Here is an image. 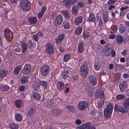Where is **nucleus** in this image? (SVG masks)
<instances>
[{"mask_svg": "<svg viewBox=\"0 0 129 129\" xmlns=\"http://www.w3.org/2000/svg\"><path fill=\"white\" fill-rule=\"evenodd\" d=\"M113 106L111 103L108 104L106 108H105L104 111V115L105 118L106 119L109 118L111 114Z\"/></svg>", "mask_w": 129, "mask_h": 129, "instance_id": "f257e3e1", "label": "nucleus"}, {"mask_svg": "<svg viewBox=\"0 0 129 129\" xmlns=\"http://www.w3.org/2000/svg\"><path fill=\"white\" fill-rule=\"evenodd\" d=\"M20 6L22 10L28 11L30 9L31 4L28 0H23L21 2Z\"/></svg>", "mask_w": 129, "mask_h": 129, "instance_id": "f03ea898", "label": "nucleus"}, {"mask_svg": "<svg viewBox=\"0 0 129 129\" xmlns=\"http://www.w3.org/2000/svg\"><path fill=\"white\" fill-rule=\"evenodd\" d=\"M88 66L86 64L84 63H83L80 68V72L81 74L83 77H85L88 74Z\"/></svg>", "mask_w": 129, "mask_h": 129, "instance_id": "7ed1b4c3", "label": "nucleus"}, {"mask_svg": "<svg viewBox=\"0 0 129 129\" xmlns=\"http://www.w3.org/2000/svg\"><path fill=\"white\" fill-rule=\"evenodd\" d=\"M40 70L42 75L46 76L50 71V68L47 65H43L41 67Z\"/></svg>", "mask_w": 129, "mask_h": 129, "instance_id": "20e7f679", "label": "nucleus"}, {"mask_svg": "<svg viewBox=\"0 0 129 129\" xmlns=\"http://www.w3.org/2000/svg\"><path fill=\"white\" fill-rule=\"evenodd\" d=\"M88 103L85 101L80 102L78 105L79 110L82 111L85 110L88 107Z\"/></svg>", "mask_w": 129, "mask_h": 129, "instance_id": "39448f33", "label": "nucleus"}, {"mask_svg": "<svg viewBox=\"0 0 129 129\" xmlns=\"http://www.w3.org/2000/svg\"><path fill=\"white\" fill-rule=\"evenodd\" d=\"M46 52L48 54L50 55L54 53V50L52 45L50 44H47L45 46Z\"/></svg>", "mask_w": 129, "mask_h": 129, "instance_id": "423d86ee", "label": "nucleus"}, {"mask_svg": "<svg viewBox=\"0 0 129 129\" xmlns=\"http://www.w3.org/2000/svg\"><path fill=\"white\" fill-rule=\"evenodd\" d=\"M31 67L30 64H26L24 68L23 69L22 71V73L25 75H28L31 72Z\"/></svg>", "mask_w": 129, "mask_h": 129, "instance_id": "0eeeda50", "label": "nucleus"}, {"mask_svg": "<svg viewBox=\"0 0 129 129\" xmlns=\"http://www.w3.org/2000/svg\"><path fill=\"white\" fill-rule=\"evenodd\" d=\"M95 96L97 98H102L103 99H104V93L103 91L99 89L96 90L95 92Z\"/></svg>", "mask_w": 129, "mask_h": 129, "instance_id": "6e6552de", "label": "nucleus"}, {"mask_svg": "<svg viewBox=\"0 0 129 129\" xmlns=\"http://www.w3.org/2000/svg\"><path fill=\"white\" fill-rule=\"evenodd\" d=\"M127 87V83L124 81L121 82L119 86L120 90L122 91H123L126 89Z\"/></svg>", "mask_w": 129, "mask_h": 129, "instance_id": "1a4fd4ad", "label": "nucleus"}, {"mask_svg": "<svg viewBox=\"0 0 129 129\" xmlns=\"http://www.w3.org/2000/svg\"><path fill=\"white\" fill-rule=\"evenodd\" d=\"M91 123L88 122L87 123L80 126L77 127V129H89L91 127Z\"/></svg>", "mask_w": 129, "mask_h": 129, "instance_id": "9d476101", "label": "nucleus"}, {"mask_svg": "<svg viewBox=\"0 0 129 129\" xmlns=\"http://www.w3.org/2000/svg\"><path fill=\"white\" fill-rule=\"evenodd\" d=\"M62 21V17L61 16L59 15L56 17L54 22L56 25H57L61 24Z\"/></svg>", "mask_w": 129, "mask_h": 129, "instance_id": "9b49d317", "label": "nucleus"}, {"mask_svg": "<svg viewBox=\"0 0 129 129\" xmlns=\"http://www.w3.org/2000/svg\"><path fill=\"white\" fill-rule=\"evenodd\" d=\"M84 43L83 41L80 42L79 44L78 49V52L80 53L82 52L84 50Z\"/></svg>", "mask_w": 129, "mask_h": 129, "instance_id": "f8f14e48", "label": "nucleus"}, {"mask_svg": "<svg viewBox=\"0 0 129 129\" xmlns=\"http://www.w3.org/2000/svg\"><path fill=\"white\" fill-rule=\"evenodd\" d=\"M36 108L35 107H31L29 111H28L27 114L28 116H31L34 114L35 112Z\"/></svg>", "mask_w": 129, "mask_h": 129, "instance_id": "ddd939ff", "label": "nucleus"}, {"mask_svg": "<svg viewBox=\"0 0 129 129\" xmlns=\"http://www.w3.org/2000/svg\"><path fill=\"white\" fill-rule=\"evenodd\" d=\"M90 82L93 85L96 84L97 83V80L92 75L90 76L89 78Z\"/></svg>", "mask_w": 129, "mask_h": 129, "instance_id": "4468645a", "label": "nucleus"}, {"mask_svg": "<svg viewBox=\"0 0 129 129\" xmlns=\"http://www.w3.org/2000/svg\"><path fill=\"white\" fill-rule=\"evenodd\" d=\"M28 20L30 24H34L37 22V18L36 17H29Z\"/></svg>", "mask_w": 129, "mask_h": 129, "instance_id": "2eb2a0df", "label": "nucleus"}, {"mask_svg": "<svg viewBox=\"0 0 129 129\" xmlns=\"http://www.w3.org/2000/svg\"><path fill=\"white\" fill-rule=\"evenodd\" d=\"M78 10V7L77 6H73L71 10V12L73 15H76L77 14V11Z\"/></svg>", "mask_w": 129, "mask_h": 129, "instance_id": "dca6fc26", "label": "nucleus"}, {"mask_svg": "<svg viewBox=\"0 0 129 129\" xmlns=\"http://www.w3.org/2000/svg\"><path fill=\"white\" fill-rule=\"evenodd\" d=\"M116 42L117 43L120 44L122 42L123 39L121 35H118L116 37Z\"/></svg>", "mask_w": 129, "mask_h": 129, "instance_id": "f3484780", "label": "nucleus"}, {"mask_svg": "<svg viewBox=\"0 0 129 129\" xmlns=\"http://www.w3.org/2000/svg\"><path fill=\"white\" fill-rule=\"evenodd\" d=\"M82 20V18L80 16L75 19L74 21V23L76 25H78L81 23Z\"/></svg>", "mask_w": 129, "mask_h": 129, "instance_id": "a211bd4d", "label": "nucleus"}, {"mask_svg": "<svg viewBox=\"0 0 129 129\" xmlns=\"http://www.w3.org/2000/svg\"><path fill=\"white\" fill-rule=\"evenodd\" d=\"M7 71L5 70H2L0 71V78H2L5 77L7 74Z\"/></svg>", "mask_w": 129, "mask_h": 129, "instance_id": "6ab92c4d", "label": "nucleus"}, {"mask_svg": "<svg viewBox=\"0 0 129 129\" xmlns=\"http://www.w3.org/2000/svg\"><path fill=\"white\" fill-rule=\"evenodd\" d=\"M126 108L122 107H119L118 109V111L122 113H126L128 112V110Z\"/></svg>", "mask_w": 129, "mask_h": 129, "instance_id": "aec40b11", "label": "nucleus"}, {"mask_svg": "<svg viewBox=\"0 0 129 129\" xmlns=\"http://www.w3.org/2000/svg\"><path fill=\"white\" fill-rule=\"evenodd\" d=\"M22 102L21 100H17L15 103V106L18 108H19L22 106Z\"/></svg>", "mask_w": 129, "mask_h": 129, "instance_id": "412c9836", "label": "nucleus"}, {"mask_svg": "<svg viewBox=\"0 0 129 129\" xmlns=\"http://www.w3.org/2000/svg\"><path fill=\"white\" fill-rule=\"evenodd\" d=\"M11 34L9 29H7L5 30V34L6 38H10V34Z\"/></svg>", "mask_w": 129, "mask_h": 129, "instance_id": "4be33fe9", "label": "nucleus"}, {"mask_svg": "<svg viewBox=\"0 0 129 129\" xmlns=\"http://www.w3.org/2000/svg\"><path fill=\"white\" fill-rule=\"evenodd\" d=\"M52 114L56 116L59 115L60 112V111L56 109H55L52 110Z\"/></svg>", "mask_w": 129, "mask_h": 129, "instance_id": "5701e85b", "label": "nucleus"}, {"mask_svg": "<svg viewBox=\"0 0 129 129\" xmlns=\"http://www.w3.org/2000/svg\"><path fill=\"white\" fill-rule=\"evenodd\" d=\"M64 84L60 82H58L57 85V88L59 90H62L64 88Z\"/></svg>", "mask_w": 129, "mask_h": 129, "instance_id": "b1692460", "label": "nucleus"}, {"mask_svg": "<svg viewBox=\"0 0 129 129\" xmlns=\"http://www.w3.org/2000/svg\"><path fill=\"white\" fill-rule=\"evenodd\" d=\"M69 0H64L63 2L65 5V6L67 8H69L70 7V5H71V3Z\"/></svg>", "mask_w": 129, "mask_h": 129, "instance_id": "393cba45", "label": "nucleus"}, {"mask_svg": "<svg viewBox=\"0 0 129 129\" xmlns=\"http://www.w3.org/2000/svg\"><path fill=\"white\" fill-rule=\"evenodd\" d=\"M21 66V65H19L18 67H16L14 69V73L16 75L18 74L19 71H20Z\"/></svg>", "mask_w": 129, "mask_h": 129, "instance_id": "a878e982", "label": "nucleus"}, {"mask_svg": "<svg viewBox=\"0 0 129 129\" xmlns=\"http://www.w3.org/2000/svg\"><path fill=\"white\" fill-rule=\"evenodd\" d=\"M15 117L17 121H21L22 119V115L19 113H17L15 114Z\"/></svg>", "mask_w": 129, "mask_h": 129, "instance_id": "bb28decb", "label": "nucleus"}, {"mask_svg": "<svg viewBox=\"0 0 129 129\" xmlns=\"http://www.w3.org/2000/svg\"><path fill=\"white\" fill-rule=\"evenodd\" d=\"M39 84L42 86L44 89H46L47 86V83L44 81H41L39 82Z\"/></svg>", "mask_w": 129, "mask_h": 129, "instance_id": "cd10ccee", "label": "nucleus"}, {"mask_svg": "<svg viewBox=\"0 0 129 129\" xmlns=\"http://www.w3.org/2000/svg\"><path fill=\"white\" fill-rule=\"evenodd\" d=\"M124 106L128 109H129V98L124 100Z\"/></svg>", "mask_w": 129, "mask_h": 129, "instance_id": "c85d7f7f", "label": "nucleus"}, {"mask_svg": "<svg viewBox=\"0 0 129 129\" xmlns=\"http://www.w3.org/2000/svg\"><path fill=\"white\" fill-rule=\"evenodd\" d=\"M22 51L23 53H25L26 50L27 45L25 43H23L21 45Z\"/></svg>", "mask_w": 129, "mask_h": 129, "instance_id": "c756f323", "label": "nucleus"}, {"mask_svg": "<svg viewBox=\"0 0 129 129\" xmlns=\"http://www.w3.org/2000/svg\"><path fill=\"white\" fill-rule=\"evenodd\" d=\"M88 21H94V14L92 13H90L88 19Z\"/></svg>", "mask_w": 129, "mask_h": 129, "instance_id": "7c9ffc66", "label": "nucleus"}, {"mask_svg": "<svg viewBox=\"0 0 129 129\" xmlns=\"http://www.w3.org/2000/svg\"><path fill=\"white\" fill-rule=\"evenodd\" d=\"M69 71H67V72H63L62 74L61 75L62 77L64 79H66L68 77V74Z\"/></svg>", "mask_w": 129, "mask_h": 129, "instance_id": "2f4dec72", "label": "nucleus"}, {"mask_svg": "<svg viewBox=\"0 0 129 129\" xmlns=\"http://www.w3.org/2000/svg\"><path fill=\"white\" fill-rule=\"evenodd\" d=\"M9 89V87L7 85L3 86L1 87V89L3 91H7Z\"/></svg>", "mask_w": 129, "mask_h": 129, "instance_id": "473e14b6", "label": "nucleus"}, {"mask_svg": "<svg viewBox=\"0 0 129 129\" xmlns=\"http://www.w3.org/2000/svg\"><path fill=\"white\" fill-rule=\"evenodd\" d=\"M10 127L12 129H17L18 126L17 125L14 123H11L9 125Z\"/></svg>", "mask_w": 129, "mask_h": 129, "instance_id": "72a5a7b5", "label": "nucleus"}, {"mask_svg": "<svg viewBox=\"0 0 129 129\" xmlns=\"http://www.w3.org/2000/svg\"><path fill=\"white\" fill-rule=\"evenodd\" d=\"M20 81L22 83L25 84L28 81V78L26 77H24L21 79Z\"/></svg>", "mask_w": 129, "mask_h": 129, "instance_id": "f704fd0d", "label": "nucleus"}, {"mask_svg": "<svg viewBox=\"0 0 129 129\" xmlns=\"http://www.w3.org/2000/svg\"><path fill=\"white\" fill-rule=\"evenodd\" d=\"M33 97L34 99L37 100H39L41 98L40 95L37 93H34Z\"/></svg>", "mask_w": 129, "mask_h": 129, "instance_id": "c9c22d12", "label": "nucleus"}, {"mask_svg": "<svg viewBox=\"0 0 129 129\" xmlns=\"http://www.w3.org/2000/svg\"><path fill=\"white\" fill-rule=\"evenodd\" d=\"M125 98V96L124 95L122 94L118 95L116 96L117 99L118 100H123Z\"/></svg>", "mask_w": 129, "mask_h": 129, "instance_id": "e433bc0d", "label": "nucleus"}, {"mask_svg": "<svg viewBox=\"0 0 129 129\" xmlns=\"http://www.w3.org/2000/svg\"><path fill=\"white\" fill-rule=\"evenodd\" d=\"M101 67V64L99 63H95L94 65V67L95 69L97 70H100Z\"/></svg>", "mask_w": 129, "mask_h": 129, "instance_id": "4c0bfd02", "label": "nucleus"}, {"mask_svg": "<svg viewBox=\"0 0 129 129\" xmlns=\"http://www.w3.org/2000/svg\"><path fill=\"white\" fill-rule=\"evenodd\" d=\"M62 13L64 17H66L67 18L69 19V15L67 11H62Z\"/></svg>", "mask_w": 129, "mask_h": 129, "instance_id": "58836bf2", "label": "nucleus"}, {"mask_svg": "<svg viewBox=\"0 0 129 129\" xmlns=\"http://www.w3.org/2000/svg\"><path fill=\"white\" fill-rule=\"evenodd\" d=\"M109 17L107 15V13L104 14L103 16V20L104 22H106L108 21Z\"/></svg>", "mask_w": 129, "mask_h": 129, "instance_id": "ea45409f", "label": "nucleus"}, {"mask_svg": "<svg viewBox=\"0 0 129 129\" xmlns=\"http://www.w3.org/2000/svg\"><path fill=\"white\" fill-rule=\"evenodd\" d=\"M89 33L87 31H84L83 33V36L85 38H87L90 35Z\"/></svg>", "mask_w": 129, "mask_h": 129, "instance_id": "a19ab883", "label": "nucleus"}, {"mask_svg": "<svg viewBox=\"0 0 129 129\" xmlns=\"http://www.w3.org/2000/svg\"><path fill=\"white\" fill-rule=\"evenodd\" d=\"M82 31V28L81 27L77 28L76 30L75 34L77 35H79L81 33Z\"/></svg>", "mask_w": 129, "mask_h": 129, "instance_id": "79ce46f5", "label": "nucleus"}, {"mask_svg": "<svg viewBox=\"0 0 129 129\" xmlns=\"http://www.w3.org/2000/svg\"><path fill=\"white\" fill-rule=\"evenodd\" d=\"M68 109L73 113L75 112V108L72 106H69L67 107Z\"/></svg>", "mask_w": 129, "mask_h": 129, "instance_id": "37998d69", "label": "nucleus"}, {"mask_svg": "<svg viewBox=\"0 0 129 129\" xmlns=\"http://www.w3.org/2000/svg\"><path fill=\"white\" fill-rule=\"evenodd\" d=\"M27 45L30 49H32L33 47V43L31 41H29L27 44Z\"/></svg>", "mask_w": 129, "mask_h": 129, "instance_id": "c03bdc74", "label": "nucleus"}, {"mask_svg": "<svg viewBox=\"0 0 129 129\" xmlns=\"http://www.w3.org/2000/svg\"><path fill=\"white\" fill-rule=\"evenodd\" d=\"M104 103V102L103 101L100 100L98 102L97 104L99 107L100 108L103 105Z\"/></svg>", "mask_w": 129, "mask_h": 129, "instance_id": "a18cd8bd", "label": "nucleus"}, {"mask_svg": "<svg viewBox=\"0 0 129 129\" xmlns=\"http://www.w3.org/2000/svg\"><path fill=\"white\" fill-rule=\"evenodd\" d=\"M0 44L1 45L3 46L5 48H7L8 47V42L7 41L4 43L3 44H2L1 43H0Z\"/></svg>", "mask_w": 129, "mask_h": 129, "instance_id": "49530a36", "label": "nucleus"}, {"mask_svg": "<svg viewBox=\"0 0 129 129\" xmlns=\"http://www.w3.org/2000/svg\"><path fill=\"white\" fill-rule=\"evenodd\" d=\"M70 57V55H66L64 56L63 58V61H67L69 59Z\"/></svg>", "mask_w": 129, "mask_h": 129, "instance_id": "de8ad7c7", "label": "nucleus"}, {"mask_svg": "<svg viewBox=\"0 0 129 129\" xmlns=\"http://www.w3.org/2000/svg\"><path fill=\"white\" fill-rule=\"evenodd\" d=\"M64 27L66 29H68L70 27L69 24L68 22H66L64 25Z\"/></svg>", "mask_w": 129, "mask_h": 129, "instance_id": "09e8293b", "label": "nucleus"}, {"mask_svg": "<svg viewBox=\"0 0 129 129\" xmlns=\"http://www.w3.org/2000/svg\"><path fill=\"white\" fill-rule=\"evenodd\" d=\"M117 27H114L112 29L110 30V32L111 33H114L117 31Z\"/></svg>", "mask_w": 129, "mask_h": 129, "instance_id": "8fccbe9b", "label": "nucleus"}, {"mask_svg": "<svg viewBox=\"0 0 129 129\" xmlns=\"http://www.w3.org/2000/svg\"><path fill=\"white\" fill-rule=\"evenodd\" d=\"M111 51L105 50L104 53L106 56H109L110 55Z\"/></svg>", "mask_w": 129, "mask_h": 129, "instance_id": "3c124183", "label": "nucleus"}, {"mask_svg": "<svg viewBox=\"0 0 129 129\" xmlns=\"http://www.w3.org/2000/svg\"><path fill=\"white\" fill-rule=\"evenodd\" d=\"M116 1V0H109L108 2V5H110L114 3Z\"/></svg>", "mask_w": 129, "mask_h": 129, "instance_id": "603ef678", "label": "nucleus"}, {"mask_svg": "<svg viewBox=\"0 0 129 129\" xmlns=\"http://www.w3.org/2000/svg\"><path fill=\"white\" fill-rule=\"evenodd\" d=\"M77 3L78 7L82 8L83 7L84 4L83 3L78 2Z\"/></svg>", "mask_w": 129, "mask_h": 129, "instance_id": "864d4df0", "label": "nucleus"}, {"mask_svg": "<svg viewBox=\"0 0 129 129\" xmlns=\"http://www.w3.org/2000/svg\"><path fill=\"white\" fill-rule=\"evenodd\" d=\"M44 14V13H42V12H40L37 15L38 17L39 18H41L42 17L43 15Z\"/></svg>", "mask_w": 129, "mask_h": 129, "instance_id": "5fc2aeb1", "label": "nucleus"}, {"mask_svg": "<svg viewBox=\"0 0 129 129\" xmlns=\"http://www.w3.org/2000/svg\"><path fill=\"white\" fill-rule=\"evenodd\" d=\"M115 36L116 35L115 34H111L109 35V38L110 39H113L115 38Z\"/></svg>", "mask_w": 129, "mask_h": 129, "instance_id": "6e6d98bb", "label": "nucleus"}, {"mask_svg": "<svg viewBox=\"0 0 129 129\" xmlns=\"http://www.w3.org/2000/svg\"><path fill=\"white\" fill-rule=\"evenodd\" d=\"M33 38L35 41L37 42L38 41V37L36 35H34L33 36Z\"/></svg>", "mask_w": 129, "mask_h": 129, "instance_id": "4d7b16f0", "label": "nucleus"}, {"mask_svg": "<svg viewBox=\"0 0 129 129\" xmlns=\"http://www.w3.org/2000/svg\"><path fill=\"white\" fill-rule=\"evenodd\" d=\"M78 0H69L71 3V5H74L75 3L77 2Z\"/></svg>", "mask_w": 129, "mask_h": 129, "instance_id": "13d9d810", "label": "nucleus"}, {"mask_svg": "<svg viewBox=\"0 0 129 129\" xmlns=\"http://www.w3.org/2000/svg\"><path fill=\"white\" fill-rule=\"evenodd\" d=\"M46 10V7L45 6L43 7L42 8L41 11L40 12H41L43 13H44L45 11Z\"/></svg>", "mask_w": 129, "mask_h": 129, "instance_id": "bf43d9fd", "label": "nucleus"}, {"mask_svg": "<svg viewBox=\"0 0 129 129\" xmlns=\"http://www.w3.org/2000/svg\"><path fill=\"white\" fill-rule=\"evenodd\" d=\"M125 30L124 28H120L119 29L120 32L121 33H123L125 31Z\"/></svg>", "mask_w": 129, "mask_h": 129, "instance_id": "052dcab7", "label": "nucleus"}, {"mask_svg": "<svg viewBox=\"0 0 129 129\" xmlns=\"http://www.w3.org/2000/svg\"><path fill=\"white\" fill-rule=\"evenodd\" d=\"M105 50L111 51L112 50L110 48L108 47V45H106L105 47Z\"/></svg>", "mask_w": 129, "mask_h": 129, "instance_id": "680f3d73", "label": "nucleus"}, {"mask_svg": "<svg viewBox=\"0 0 129 129\" xmlns=\"http://www.w3.org/2000/svg\"><path fill=\"white\" fill-rule=\"evenodd\" d=\"M64 37V35L63 34L59 35L57 38L58 39H60L62 41Z\"/></svg>", "mask_w": 129, "mask_h": 129, "instance_id": "e2e57ef3", "label": "nucleus"}, {"mask_svg": "<svg viewBox=\"0 0 129 129\" xmlns=\"http://www.w3.org/2000/svg\"><path fill=\"white\" fill-rule=\"evenodd\" d=\"M110 53L111 54V56L112 57H114L115 55V52L114 50H111V51Z\"/></svg>", "mask_w": 129, "mask_h": 129, "instance_id": "0e129e2a", "label": "nucleus"}, {"mask_svg": "<svg viewBox=\"0 0 129 129\" xmlns=\"http://www.w3.org/2000/svg\"><path fill=\"white\" fill-rule=\"evenodd\" d=\"M75 123L76 124L79 125L81 123V121L80 120L77 119L75 121Z\"/></svg>", "mask_w": 129, "mask_h": 129, "instance_id": "69168bd1", "label": "nucleus"}, {"mask_svg": "<svg viewBox=\"0 0 129 129\" xmlns=\"http://www.w3.org/2000/svg\"><path fill=\"white\" fill-rule=\"evenodd\" d=\"M25 88V86H20L19 87V90L20 91H22L24 90Z\"/></svg>", "mask_w": 129, "mask_h": 129, "instance_id": "338daca9", "label": "nucleus"}, {"mask_svg": "<svg viewBox=\"0 0 129 129\" xmlns=\"http://www.w3.org/2000/svg\"><path fill=\"white\" fill-rule=\"evenodd\" d=\"M61 40L58 39L57 38L56 40V44H58L59 43H60L61 42Z\"/></svg>", "mask_w": 129, "mask_h": 129, "instance_id": "774afa93", "label": "nucleus"}]
</instances>
